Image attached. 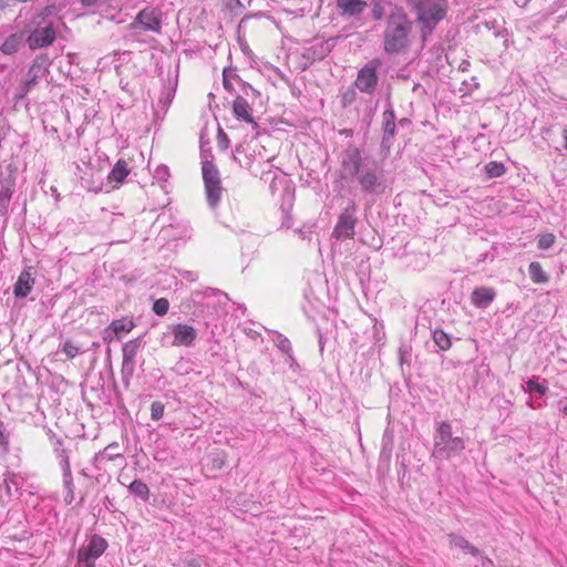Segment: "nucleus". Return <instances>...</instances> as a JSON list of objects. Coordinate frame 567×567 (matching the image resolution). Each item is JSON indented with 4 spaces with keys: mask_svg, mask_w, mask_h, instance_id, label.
<instances>
[{
    "mask_svg": "<svg viewBox=\"0 0 567 567\" xmlns=\"http://www.w3.org/2000/svg\"><path fill=\"white\" fill-rule=\"evenodd\" d=\"M339 177L355 181L363 194L380 195L385 192L384 172L374 161L363 158L361 151L349 145L342 153Z\"/></svg>",
    "mask_w": 567,
    "mask_h": 567,
    "instance_id": "1",
    "label": "nucleus"
},
{
    "mask_svg": "<svg viewBox=\"0 0 567 567\" xmlns=\"http://www.w3.org/2000/svg\"><path fill=\"white\" fill-rule=\"evenodd\" d=\"M228 296L214 288L205 290H195L188 299V307H193L192 315L197 319H202L204 324L208 327L215 320L227 313L226 306Z\"/></svg>",
    "mask_w": 567,
    "mask_h": 567,
    "instance_id": "2",
    "label": "nucleus"
},
{
    "mask_svg": "<svg viewBox=\"0 0 567 567\" xmlns=\"http://www.w3.org/2000/svg\"><path fill=\"white\" fill-rule=\"evenodd\" d=\"M412 22L402 9L392 11L386 18L383 31V50L388 54L405 52L410 44Z\"/></svg>",
    "mask_w": 567,
    "mask_h": 567,
    "instance_id": "3",
    "label": "nucleus"
},
{
    "mask_svg": "<svg viewBox=\"0 0 567 567\" xmlns=\"http://www.w3.org/2000/svg\"><path fill=\"white\" fill-rule=\"evenodd\" d=\"M464 450L465 442L463 437L453 434L451 422H434L432 457L449 461L458 456Z\"/></svg>",
    "mask_w": 567,
    "mask_h": 567,
    "instance_id": "4",
    "label": "nucleus"
},
{
    "mask_svg": "<svg viewBox=\"0 0 567 567\" xmlns=\"http://www.w3.org/2000/svg\"><path fill=\"white\" fill-rule=\"evenodd\" d=\"M55 8L45 7L30 20L27 29L29 32L27 42L30 49H42L52 44L56 33L54 30Z\"/></svg>",
    "mask_w": 567,
    "mask_h": 567,
    "instance_id": "5",
    "label": "nucleus"
},
{
    "mask_svg": "<svg viewBox=\"0 0 567 567\" xmlns=\"http://www.w3.org/2000/svg\"><path fill=\"white\" fill-rule=\"evenodd\" d=\"M420 23V35L426 41L436 25L445 18L449 9L447 0H415L409 4Z\"/></svg>",
    "mask_w": 567,
    "mask_h": 567,
    "instance_id": "6",
    "label": "nucleus"
},
{
    "mask_svg": "<svg viewBox=\"0 0 567 567\" xmlns=\"http://www.w3.org/2000/svg\"><path fill=\"white\" fill-rule=\"evenodd\" d=\"M358 223V204L354 199L350 198L347 205L342 208L338 216L336 226L333 228V237L338 240L350 239L355 234V226Z\"/></svg>",
    "mask_w": 567,
    "mask_h": 567,
    "instance_id": "7",
    "label": "nucleus"
},
{
    "mask_svg": "<svg viewBox=\"0 0 567 567\" xmlns=\"http://www.w3.org/2000/svg\"><path fill=\"white\" fill-rule=\"evenodd\" d=\"M107 542L100 535H92L78 550L75 567H95L96 560L107 549Z\"/></svg>",
    "mask_w": 567,
    "mask_h": 567,
    "instance_id": "8",
    "label": "nucleus"
},
{
    "mask_svg": "<svg viewBox=\"0 0 567 567\" xmlns=\"http://www.w3.org/2000/svg\"><path fill=\"white\" fill-rule=\"evenodd\" d=\"M203 179L205 184L206 198L210 208H216L220 202L223 187L217 167L209 161L203 162Z\"/></svg>",
    "mask_w": 567,
    "mask_h": 567,
    "instance_id": "9",
    "label": "nucleus"
},
{
    "mask_svg": "<svg viewBox=\"0 0 567 567\" xmlns=\"http://www.w3.org/2000/svg\"><path fill=\"white\" fill-rule=\"evenodd\" d=\"M197 338V331L194 327L185 323L169 326V331L161 337L162 346L172 347H192Z\"/></svg>",
    "mask_w": 567,
    "mask_h": 567,
    "instance_id": "10",
    "label": "nucleus"
},
{
    "mask_svg": "<svg viewBox=\"0 0 567 567\" xmlns=\"http://www.w3.org/2000/svg\"><path fill=\"white\" fill-rule=\"evenodd\" d=\"M143 347V337H137L135 339H132L124 343L122 348L123 353V360H122V368H121V374H122V382L125 388L130 386L132 377L135 371V358L138 353V351Z\"/></svg>",
    "mask_w": 567,
    "mask_h": 567,
    "instance_id": "11",
    "label": "nucleus"
},
{
    "mask_svg": "<svg viewBox=\"0 0 567 567\" xmlns=\"http://www.w3.org/2000/svg\"><path fill=\"white\" fill-rule=\"evenodd\" d=\"M380 66L381 61L379 59H373L362 66L354 81L355 89L364 94H373L379 83L378 70Z\"/></svg>",
    "mask_w": 567,
    "mask_h": 567,
    "instance_id": "12",
    "label": "nucleus"
},
{
    "mask_svg": "<svg viewBox=\"0 0 567 567\" xmlns=\"http://www.w3.org/2000/svg\"><path fill=\"white\" fill-rule=\"evenodd\" d=\"M16 172L9 166L0 173V216L6 217L9 213L10 202L16 192Z\"/></svg>",
    "mask_w": 567,
    "mask_h": 567,
    "instance_id": "13",
    "label": "nucleus"
},
{
    "mask_svg": "<svg viewBox=\"0 0 567 567\" xmlns=\"http://www.w3.org/2000/svg\"><path fill=\"white\" fill-rule=\"evenodd\" d=\"M162 13L156 8H144L141 10L133 22L130 24L131 29L141 27L145 31L159 33L162 29Z\"/></svg>",
    "mask_w": 567,
    "mask_h": 567,
    "instance_id": "14",
    "label": "nucleus"
},
{
    "mask_svg": "<svg viewBox=\"0 0 567 567\" xmlns=\"http://www.w3.org/2000/svg\"><path fill=\"white\" fill-rule=\"evenodd\" d=\"M251 106L248 101L243 95H236L233 102V113L236 118L244 121L252 126V130L256 131L255 136L258 135V124L254 120L251 115Z\"/></svg>",
    "mask_w": 567,
    "mask_h": 567,
    "instance_id": "15",
    "label": "nucleus"
},
{
    "mask_svg": "<svg viewBox=\"0 0 567 567\" xmlns=\"http://www.w3.org/2000/svg\"><path fill=\"white\" fill-rule=\"evenodd\" d=\"M496 295V290L492 287H476L471 293V302L478 309H486L495 300Z\"/></svg>",
    "mask_w": 567,
    "mask_h": 567,
    "instance_id": "16",
    "label": "nucleus"
},
{
    "mask_svg": "<svg viewBox=\"0 0 567 567\" xmlns=\"http://www.w3.org/2000/svg\"><path fill=\"white\" fill-rule=\"evenodd\" d=\"M81 186L89 192L99 193L103 189L101 173L93 167H87L85 176H81Z\"/></svg>",
    "mask_w": 567,
    "mask_h": 567,
    "instance_id": "17",
    "label": "nucleus"
},
{
    "mask_svg": "<svg viewBox=\"0 0 567 567\" xmlns=\"http://www.w3.org/2000/svg\"><path fill=\"white\" fill-rule=\"evenodd\" d=\"M382 127L383 138L382 144L390 143L395 135V114L394 111L389 107L382 114Z\"/></svg>",
    "mask_w": 567,
    "mask_h": 567,
    "instance_id": "18",
    "label": "nucleus"
},
{
    "mask_svg": "<svg viewBox=\"0 0 567 567\" xmlns=\"http://www.w3.org/2000/svg\"><path fill=\"white\" fill-rule=\"evenodd\" d=\"M252 144L254 141L250 143L239 144L234 151V161L237 162L241 167L249 168L252 163V155L248 153L250 150L256 152V148L252 146Z\"/></svg>",
    "mask_w": 567,
    "mask_h": 567,
    "instance_id": "19",
    "label": "nucleus"
},
{
    "mask_svg": "<svg viewBox=\"0 0 567 567\" xmlns=\"http://www.w3.org/2000/svg\"><path fill=\"white\" fill-rule=\"evenodd\" d=\"M54 456L58 461L61 473L71 472V463H70V454L71 452L66 450L63 445V441L58 439L54 443L53 447Z\"/></svg>",
    "mask_w": 567,
    "mask_h": 567,
    "instance_id": "20",
    "label": "nucleus"
},
{
    "mask_svg": "<svg viewBox=\"0 0 567 567\" xmlns=\"http://www.w3.org/2000/svg\"><path fill=\"white\" fill-rule=\"evenodd\" d=\"M33 284L34 279L31 275L29 272H22L14 285V296L17 298H25L32 290Z\"/></svg>",
    "mask_w": 567,
    "mask_h": 567,
    "instance_id": "21",
    "label": "nucleus"
},
{
    "mask_svg": "<svg viewBox=\"0 0 567 567\" xmlns=\"http://www.w3.org/2000/svg\"><path fill=\"white\" fill-rule=\"evenodd\" d=\"M447 538L450 542V546L452 548L461 549L471 555H480V549L477 547H475L474 545H472L465 537L454 534V533H450L447 535Z\"/></svg>",
    "mask_w": 567,
    "mask_h": 567,
    "instance_id": "22",
    "label": "nucleus"
},
{
    "mask_svg": "<svg viewBox=\"0 0 567 567\" xmlns=\"http://www.w3.org/2000/svg\"><path fill=\"white\" fill-rule=\"evenodd\" d=\"M118 458L124 461V454L120 451V444L117 442L109 444L102 451L97 452L94 456L95 462H102L104 460L115 461Z\"/></svg>",
    "mask_w": 567,
    "mask_h": 567,
    "instance_id": "23",
    "label": "nucleus"
},
{
    "mask_svg": "<svg viewBox=\"0 0 567 567\" xmlns=\"http://www.w3.org/2000/svg\"><path fill=\"white\" fill-rule=\"evenodd\" d=\"M135 327V323L132 319H116L111 322L109 328L105 330V333L112 331L114 336L120 339L122 333L131 332Z\"/></svg>",
    "mask_w": 567,
    "mask_h": 567,
    "instance_id": "24",
    "label": "nucleus"
},
{
    "mask_svg": "<svg viewBox=\"0 0 567 567\" xmlns=\"http://www.w3.org/2000/svg\"><path fill=\"white\" fill-rule=\"evenodd\" d=\"M43 74V69L40 64L33 63L27 74V79L21 85L22 95L27 94L38 82V79Z\"/></svg>",
    "mask_w": 567,
    "mask_h": 567,
    "instance_id": "25",
    "label": "nucleus"
},
{
    "mask_svg": "<svg viewBox=\"0 0 567 567\" xmlns=\"http://www.w3.org/2000/svg\"><path fill=\"white\" fill-rule=\"evenodd\" d=\"M23 42V35L21 33L10 34L0 47V51L6 55L16 53Z\"/></svg>",
    "mask_w": 567,
    "mask_h": 567,
    "instance_id": "26",
    "label": "nucleus"
},
{
    "mask_svg": "<svg viewBox=\"0 0 567 567\" xmlns=\"http://www.w3.org/2000/svg\"><path fill=\"white\" fill-rule=\"evenodd\" d=\"M338 7L346 14L357 16L364 10L367 3L361 0H338Z\"/></svg>",
    "mask_w": 567,
    "mask_h": 567,
    "instance_id": "27",
    "label": "nucleus"
},
{
    "mask_svg": "<svg viewBox=\"0 0 567 567\" xmlns=\"http://www.w3.org/2000/svg\"><path fill=\"white\" fill-rule=\"evenodd\" d=\"M128 173L130 169L127 167V163L123 159H118L110 172L107 178L111 183L115 182L116 184H121L126 178Z\"/></svg>",
    "mask_w": 567,
    "mask_h": 567,
    "instance_id": "28",
    "label": "nucleus"
},
{
    "mask_svg": "<svg viewBox=\"0 0 567 567\" xmlns=\"http://www.w3.org/2000/svg\"><path fill=\"white\" fill-rule=\"evenodd\" d=\"M1 488L4 489L8 496L12 495V488L19 491L21 488V477L13 472H6L1 483Z\"/></svg>",
    "mask_w": 567,
    "mask_h": 567,
    "instance_id": "29",
    "label": "nucleus"
},
{
    "mask_svg": "<svg viewBox=\"0 0 567 567\" xmlns=\"http://www.w3.org/2000/svg\"><path fill=\"white\" fill-rule=\"evenodd\" d=\"M127 488H128L130 494L138 497L143 502H148V499H150V488L141 480H134L132 483H130L127 485Z\"/></svg>",
    "mask_w": 567,
    "mask_h": 567,
    "instance_id": "30",
    "label": "nucleus"
},
{
    "mask_svg": "<svg viewBox=\"0 0 567 567\" xmlns=\"http://www.w3.org/2000/svg\"><path fill=\"white\" fill-rule=\"evenodd\" d=\"M528 275L535 284H546L549 280V276L544 271L542 265L538 261H532L528 266Z\"/></svg>",
    "mask_w": 567,
    "mask_h": 567,
    "instance_id": "31",
    "label": "nucleus"
},
{
    "mask_svg": "<svg viewBox=\"0 0 567 567\" xmlns=\"http://www.w3.org/2000/svg\"><path fill=\"white\" fill-rule=\"evenodd\" d=\"M523 389L525 391L530 392L532 394H537L539 396L545 395L548 392V385L547 382L544 380L543 382H538L537 377H533L529 379L525 385H523Z\"/></svg>",
    "mask_w": 567,
    "mask_h": 567,
    "instance_id": "32",
    "label": "nucleus"
},
{
    "mask_svg": "<svg viewBox=\"0 0 567 567\" xmlns=\"http://www.w3.org/2000/svg\"><path fill=\"white\" fill-rule=\"evenodd\" d=\"M62 484L66 492L65 496H64V502L70 505L74 501V489H75L72 471L62 473Z\"/></svg>",
    "mask_w": 567,
    "mask_h": 567,
    "instance_id": "33",
    "label": "nucleus"
},
{
    "mask_svg": "<svg viewBox=\"0 0 567 567\" xmlns=\"http://www.w3.org/2000/svg\"><path fill=\"white\" fill-rule=\"evenodd\" d=\"M432 339L442 351L449 350L452 346L451 338L443 330L435 329L432 332Z\"/></svg>",
    "mask_w": 567,
    "mask_h": 567,
    "instance_id": "34",
    "label": "nucleus"
},
{
    "mask_svg": "<svg viewBox=\"0 0 567 567\" xmlns=\"http://www.w3.org/2000/svg\"><path fill=\"white\" fill-rule=\"evenodd\" d=\"M505 172V165L501 162L492 161L485 165V173L489 178L501 177Z\"/></svg>",
    "mask_w": 567,
    "mask_h": 567,
    "instance_id": "35",
    "label": "nucleus"
},
{
    "mask_svg": "<svg viewBox=\"0 0 567 567\" xmlns=\"http://www.w3.org/2000/svg\"><path fill=\"white\" fill-rule=\"evenodd\" d=\"M234 79L239 85L240 93L238 95H243L246 100L247 97H256L259 95L257 90H255L250 84L244 82L237 74H234Z\"/></svg>",
    "mask_w": 567,
    "mask_h": 567,
    "instance_id": "36",
    "label": "nucleus"
},
{
    "mask_svg": "<svg viewBox=\"0 0 567 567\" xmlns=\"http://www.w3.org/2000/svg\"><path fill=\"white\" fill-rule=\"evenodd\" d=\"M169 309V302L166 298H158L153 303V311L159 317H163L167 313Z\"/></svg>",
    "mask_w": 567,
    "mask_h": 567,
    "instance_id": "37",
    "label": "nucleus"
},
{
    "mask_svg": "<svg viewBox=\"0 0 567 567\" xmlns=\"http://www.w3.org/2000/svg\"><path fill=\"white\" fill-rule=\"evenodd\" d=\"M165 411V405L159 401H154L151 405V419L153 421H159Z\"/></svg>",
    "mask_w": 567,
    "mask_h": 567,
    "instance_id": "38",
    "label": "nucleus"
},
{
    "mask_svg": "<svg viewBox=\"0 0 567 567\" xmlns=\"http://www.w3.org/2000/svg\"><path fill=\"white\" fill-rule=\"evenodd\" d=\"M62 352L69 358L73 359L80 353V348L72 341L68 340L62 346Z\"/></svg>",
    "mask_w": 567,
    "mask_h": 567,
    "instance_id": "39",
    "label": "nucleus"
},
{
    "mask_svg": "<svg viewBox=\"0 0 567 567\" xmlns=\"http://www.w3.org/2000/svg\"><path fill=\"white\" fill-rule=\"evenodd\" d=\"M276 346L286 354H291L292 347L288 338L282 334H278L276 339Z\"/></svg>",
    "mask_w": 567,
    "mask_h": 567,
    "instance_id": "40",
    "label": "nucleus"
},
{
    "mask_svg": "<svg viewBox=\"0 0 567 567\" xmlns=\"http://www.w3.org/2000/svg\"><path fill=\"white\" fill-rule=\"evenodd\" d=\"M555 243V236L550 233L544 234L538 238L537 246L539 249H549Z\"/></svg>",
    "mask_w": 567,
    "mask_h": 567,
    "instance_id": "41",
    "label": "nucleus"
},
{
    "mask_svg": "<svg viewBox=\"0 0 567 567\" xmlns=\"http://www.w3.org/2000/svg\"><path fill=\"white\" fill-rule=\"evenodd\" d=\"M153 176L158 182H167L169 178V169L166 165H158L155 168Z\"/></svg>",
    "mask_w": 567,
    "mask_h": 567,
    "instance_id": "42",
    "label": "nucleus"
},
{
    "mask_svg": "<svg viewBox=\"0 0 567 567\" xmlns=\"http://www.w3.org/2000/svg\"><path fill=\"white\" fill-rule=\"evenodd\" d=\"M234 74H236L234 71L227 69H225L223 72V85L225 90H227L230 93L235 91L231 83V80H235Z\"/></svg>",
    "mask_w": 567,
    "mask_h": 567,
    "instance_id": "43",
    "label": "nucleus"
},
{
    "mask_svg": "<svg viewBox=\"0 0 567 567\" xmlns=\"http://www.w3.org/2000/svg\"><path fill=\"white\" fill-rule=\"evenodd\" d=\"M355 90L353 87L347 89L341 96V104L343 107L351 105L355 100Z\"/></svg>",
    "mask_w": 567,
    "mask_h": 567,
    "instance_id": "44",
    "label": "nucleus"
},
{
    "mask_svg": "<svg viewBox=\"0 0 567 567\" xmlns=\"http://www.w3.org/2000/svg\"><path fill=\"white\" fill-rule=\"evenodd\" d=\"M478 560L480 567H494V563L491 558H488L481 549L480 555H472Z\"/></svg>",
    "mask_w": 567,
    "mask_h": 567,
    "instance_id": "45",
    "label": "nucleus"
},
{
    "mask_svg": "<svg viewBox=\"0 0 567 567\" xmlns=\"http://www.w3.org/2000/svg\"><path fill=\"white\" fill-rule=\"evenodd\" d=\"M175 89L167 87L159 97V103L168 105L174 96Z\"/></svg>",
    "mask_w": 567,
    "mask_h": 567,
    "instance_id": "46",
    "label": "nucleus"
},
{
    "mask_svg": "<svg viewBox=\"0 0 567 567\" xmlns=\"http://www.w3.org/2000/svg\"><path fill=\"white\" fill-rule=\"evenodd\" d=\"M181 277L183 279H186L189 282H194L198 279V275L196 272L189 271V270L181 271Z\"/></svg>",
    "mask_w": 567,
    "mask_h": 567,
    "instance_id": "47",
    "label": "nucleus"
},
{
    "mask_svg": "<svg viewBox=\"0 0 567 567\" xmlns=\"http://www.w3.org/2000/svg\"><path fill=\"white\" fill-rule=\"evenodd\" d=\"M528 405L532 409L536 410V409H542L544 406V403L532 399L528 401Z\"/></svg>",
    "mask_w": 567,
    "mask_h": 567,
    "instance_id": "48",
    "label": "nucleus"
},
{
    "mask_svg": "<svg viewBox=\"0 0 567 567\" xmlns=\"http://www.w3.org/2000/svg\"><path fill=\"white\" fill-rule=\"evenodd\" d=\"M100 1L101 0H81V3L86 8H91L96 6Z\"/></svg>",
    "mask_w": 567,
    "mask_h": 567,
    "instance_id": "49",
    "label": "nucleus"
},
{
    "mask_svg": "<svg viewBox=\"0 0 567 567\" xmlns=\"http://www.w3.org/2000/svg\"><path fill=\"white\" fill-rule=\"evenodd\" d=\"M290 216L286 213V217H285V220L282 221V227L285 228H290L291 227V221H290Z\"/></svg>",
    "mask_w": 567,
    "mask_h": 567,
    "instance_id": "50",
    "label": "nucleus"
},
{
    "mask_svg": "<svg viewBox=\"0 0 567 567\" xmlns=\"http://www.w3.org/2000/svg\"><path fill=\"white\" fill-rule=\"evenodd\" d=\"M494 35L497 37V38L498 37L499 38H506L507 37V31H506V29L497 30V31H495Z\"/></svg>",
    "mask_w": 567,
    "mask_h": 567,
    "instance_id": "51",
    "label": "nucleus"
},
{
    "mask_svg": "<svg viewBox=\"0 0 567 567\" xmlns=\"http://www.w3.org/2000/svg\"><path fill=\"white\" fill-rule=\"evenodd\" d=\"M564 148L567 151V126L563 128Z\"/></svg>",
    "mask_w": 567,
    "mask_h": 567,
    "instance_id": "52",
    "label": "nucleus"
},
{
    "mask_svg": "<svg viewBox=\"0 0 567 567\" xmlns=\"http://www.w3.org/2000/svg\"><path fill=\"white\" fill-rule=\"evenodd\" d=\"M318 336H319V344H320V349L321 351L323 350V338H322V333L320 331H318Z\"/></svg>",
    "mask_w": 567,
    "mask_h": 567,
    "instance_id": "53",
    "label": "nucleus"
},
{
    "mask_svg": "<svg viewBox=\"0 0 567 567\" xmlns=\"http://www.w3.org/2000/svg\"><path fill=\"white\" fill-rule=\"evenodd\" d=\"M550 132H551V127L550 126L544 127L543 131H542L543 135H549Z\"/></svg>",
    "mask_w": 567,
    "mask_h": 567,
    "instance_id": "54",
    "label": "nucleus"
},
{
    "mask_svg": "<svg viewBox=\"0 0 567 567\" xmlns=\"http://www.w3.org/2000/svg\"><path fill=\"white\" fill-rule=\"evenodd\" d=\"M9 4V0H0V9L6 8Z\"/></svg>",
    "mask_w": 567,
    "mask_h": 567,
    "instance_id": "55",
    "label": "nucleus"
},
{
    "mask_svg": "<svg viewBox=\"0 0 567 567\" xmlns=\"http://www.w3.org/2000/svg\"><path fill=\"white\" fill-rule=\"evenodd\" d=\"M561 412L564 413L565 416H567V404L561 408Z\"/></svg>",
    "mask_w": 567,
    "mask_h": 567,
    "instance_id": "56",
    "label": "nucleus"
},
{
    "mask_svg": "<svg viewBox=\"0 0 567 567\" xmlns=\"http://www.w3.org/2000/svg\"><path fill=\"white\" fill-rule=\"evenodd\" d=\"M507 42H508V40H507V38H506V39H505V41H504V45H505V48H508V43H507Z\"/></svg>",
    "mask_w": 567,
    "mask_h": 567,
    "instance_id": "57",
    "label": "nucleus"
},
{
    "mask_svg": "<svg viewBox=\"0 0 567 567\" xmlns=\"http://www.w3.org/2000/svg\"><path fill=\"white\" fill-rule=\"evenodd\" d=\"M414 1H415V0H405V2H406L408 4H410L411 2H414Z\"/></svg>",
    "mask_w": 567,
    "mask_h": 567,
    "instance_id": "58",
    "label": "nucleus"
},
{
    "mask_svg": "<svg viewBox=\"0 0 567 567\" xmlns=\"http://www.w3.org/2000/svg\"><path fill=\"white\" fill-rule=\"evenodd\" d=\"M81 474H82L83 476H86V473H85V471H84V470H83V471H81Z\"/></svg>",
    "mask_w": 567,
    "mask_h": 567,
    "instance_id": "59",
    "label": "nucleus"
}]
</instances>
